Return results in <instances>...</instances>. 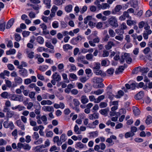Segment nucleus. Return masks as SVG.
<instances>
[{"mask_svg":"<svg viewBox=\"0 0 152 152\" xmlns=\"http://www.w3.org/2000/svg\"><path fill=\"white\" fill-rule=\"evenodd\" d=\"M125 60H126L128 64H130L132 62V59L130 56L129 54L125 53L122 54L121 58L120 59L121 63H122L124 62Z\"/></svg>","mask_w":152,"mask_h":152,"instance_id":"nucleus-1","label":"nucleus"},{"mask_svg":"<svg viewBox=\"0 0 152 152\" xmlns=\"http://www.w3.org/2000/svg\"><path fill=\"white\" fill-rule=\"evenodd\" d=\"M108 22L110 25L113 27L116 28L118 26L117 19L115 16L110 18L108 20Z\"/></svg>","mask_w":152,"mask_h":152,"instance_id":"nucleus-2","label":"nucleus"},{"mask_svg":"<svg viewBox=\"0 0 152 152\" xmlns=\"http://www.w3.org/2000/svg\"><path fill=\"white\" fill-rule=\"evenodd\" d=\"M103 81L102 78L97 77H94L92 79V81L94 83L99 84L96 88H103L104 87V85L102 83Z\"/></svg>","mask_w":152,"mask_h":152,"instance_id":"nucleus-3","label":"nucleus"},{"mask_svg":"<svg viewBox=\"0 0 152 152\" xmlns=\"http://www.w3.org/2000/svg\"><path fill=\"white\" fill-rule=\"evenodd\" d=\"M3 126L6 128H10L11 130L13 129L14 128V125L13 123L12 122H9L8 120L4 122Z\"/></svg>","mask_w":152,"mask_h":152,"instance_id":"nucleus-4","label":"nucleus"},{"mask_svg":"<svg viewBox=\"0 0 152 152\" xmlns=\"http://www.w3.org/2000/svg\"><path fill=\"white\" fill-rule=\"evenodd\" d=\"M112 86H109L107 88V94L108 96V98L111 100L113 99L114 98V95L112 93Z\"/></svg>","mask_w":152,"mask_h":152,"instance_id":"nucleus-5","label":"nucleus"},{"mask_svg":"<svg viewBox=\"0 0 152 152\" xmlns=\"http://www.w3.org/2000/svg\"><path fill=\"white\" fill-rule=\"evenodd\" d=\"M42 109L43 110L46 112H53L54 111L53 106H45L42 107Z\"/></svg>","mask_w":152,"mask_h":152,"instance_id":"nucleus-6","label":"nucleus"},{"mask_svg":"<svg viewBox=\"0 0 152 152\" xmlns=\"http://www.w3.org/2000/svg\"><path fill=\"white\" fill-rule=\"evenodd\" d=\"M115 39H113V40L116 42V44H119L120 43V42H122L124 39V37L123 35H117L115 37Z\"/></svg>","mask_w":152,"mask_h":152,"instance_id":"nucleus-7","label":"nucleus"},{"mask_svg":"<svg viewBox=\"0 0 152 152\" xmlns=\"http://www.w3.org/2000/svg\"><path fill=\"white\" fill-rule=\"evenodd\" d=\"M115 44L113 42L110 41L108 42L107 44L105 45V47L106 50H109L112 48V46L115 47Z\"/></svg>","mask_w":152,"mask_h":152,"instance_id":"nucleus-8","label":"nucleus"},{"mask_svg":"<svg viewBox=\"0 0 152 152\" xmlns=\"http://www.w3.org/2000/svg\"><path fill=\"white\" fill-rule=\"evenodd\" d=\"M80 100L81 102L83 104H85L89 101L87 97L85 95H82L80 98Z\"/></svg>","mask_w":152,"mask_h":152,"instance_id":"nucleus-9","label":"nucleus"},{"mask_svg":"<svg viewBox=\"0 0 152 152\" xmlns=\"http://www.w3.org/2000/svg\"><path fill=\"white\" fill-rule=\"evenodd\" d=\"M15 21L14 18H12L10 19L7 22L6 26V28L7 29L10 28L13 25Z\"/></svg>","mask_w":152,"mask_h":152,"instance_id":"nucleus-10","label":"nucleus"},{"mask_svg":"<svg viewBox=\"0 0 152 152\" xmlns=\"http://www.w3.org/2000/svg\"><path fill=\"white\" fill-rule=\"evenodd\" d=\"M94 73L97 75H100L102 77H104L106 76V74L103 71L99 69L97 70H94Z\"/></svg>","mask_w":152,"mask_h":152,"instance_id":"nucleus-11","label":"nucleus"},{"mask_svg":"<svg viewBox=\"0 0 152 152\" xmlns=\"http://www.w3.org/2000/svg\"><path fill=\"white\" fill-rule=\"evenodd\" d=\"M52 78L57 82H59L61 80V76L57 72L55 73L53 75Z\"/></svg>","mask_w":152,"mask_h":152,"instance_id":"nucleus-12","label":"nucleus"},{"mask_svg":"<svg viewBox=\"0 0 152 152\" xmlns=\"http://www.w3.org/2000/svg\"><path fill=\"white\" fill-rule=\"evenodd\" d=\"M148 25V24L147 21H142L139 23V28L140 29H141L144 27Z\"/></svg>","mask_w":152,"mask_h":152,"instance_id":"nucleus-13","label":"nucleus"},{"mask_svg":"<svg viewBox=\"0 0 152 152\" xmlns=\"http://www.w3.org/2000/svg\"><path fill=\"white\" fill-rule=\"evenodd\" d=\"M43 148H44L43 145H41L35 147L34 150L35 152H42L43 151Z\"/></svg>","mask_w":152,"mask_h":152,"instance_id":"nucleus-14","label":"nucleus"},{"mask_svg":"<svg viewBox=\"0 0 152 152\" xmlns=\"http://www.w3.org/2000/svg\"><path fill=\"white\" fill-rule=\"evenodd\" d=\"M99 114L98 113H94L89 115V118L90 120H93L98 118Z\"/></svg>","mask_w":152,"mask_h":152,"instance_id":"nucleus-15","label":"nucleus"},{"mask_svg":"<svg viewBox=\"0 0 152 152\" xmlns=\"http://www.w3.org/2000/svg\"><path fill=\"white\" fill-rule=\"evenodd\" d=\"M53 141L54 142H56L58 146H60L62 144V142L59 140V137L58 136H56L54 137Z\"/></svg>","mask_w":152,"mask_h":152,"instance_id":"nucleus-16","label":"nucleus"},{"mask_svg":"<svg viewBox=\"0 0 152 152\" xmlns=\"http://www.w3.org/2000/svg\"><path fill=\"white\" fill-rule=\"evenodd\" d=\"M144 95V92L141 91L139 92L135 96V99L137 100H139L141 99Z\"/></svg>","mask_w":152,"mask_h":152,"instance_id":"nucleus-17","label":"nucleus"},{"mask_svg":"<svg viewBox=\"0 0 152 152\" xmlns=\"http://www.w3.org/2000/svg\"><path fill=\"white\" fill-rule=\"evenodd\" d=\"M40 103L41 104L43 105H50L52 104V102L50 100H43Z\"/></svg>","mask_w":152,"mask_h":152,"instance_id":"nucleus-18","label":"nucleus"},{"mask_svg":"<svg viewBox=\"0 0 152 152\" xmlns=\"http://www.w3.org/2000/svg\"><path fill=\"white\" fill-rule=\"evenodd\" d=\"M20 148H23L25 149L29 150L31 147L27 144H23L20 143Z\"/></svg>","mask_w":152,"mask_h":152,"instance_id":"nucleus-19","label":"nucleus"},{"mask_svg":"<svg viewBox=\"0 0 152 152\" xmlns=\"http://www.w3.org/2000/svg\"><path fill=\"white\" fill-rule=\"evenodd\" d=\"M26 52L27 54L28 57L30 58H33L34 57V52L32 51H30L28 49H26Z\"/></svg>","mask_w":152,"mask_h":152,"instance_id":"nucleus-20","label":"nucleus"},{"mask_svg":"<svg viewBox=\"0 0 152 152\" xmlns=\"http://www.w3.org/2000/svg\"><path fill=\"white\" fill-rule=\"evenodd\" d=\"M106 142L108 143L107 144V146L108 147L111 146L114 144V142H113V140L110 137L107 139L106 140Z\"/></svg>","mask_w":152,"mask_h":152,"instance_id":"nucleus-21","label":"nucleus"},{"mask_svg":"<svg viewBox=\"0 0 152 152\" xmlns=\"http://www.w3.org/2000/svg\"><path fill=\"white\" fill-rule=\"evenodd\" d=\"M126 23L129 26H131L132 25H135L137 23V22L136 20H132L131 19L128 20H127Z\"/></svg>","mask_w":152,"mask_h":152,"instance_id":"nucleus-22","label":"nucleus"},{"mask_svg":"<svg viewBox=\"0 0 152 152\" xmlns=\"http://www.w3.org/2000/svg\"><path fill=\"white\" fill-rule=\"evenodd\" d=\"M5 23L3 20L0 22V30L4 31L5 29Z\"/></svg>","mask_w":152,"mask_h":152,"instance_id":"nucleus-23","label":"nucleus"},{"mask_svg":"<svg viewBox=\"0 0 152 152\" xmlns=\"http://www.w3.org/2000/svg\"><path fill=\"white\" fill-rule=\"evenodd\" d=\"M124 66H120L119 68L116 70L115 73L116 74H118L121 72H122L124 70Z\"/></svg>","mask_w":152,"mask_h":152,"instance_id":"nucleus-24","label":"nucleus"},{"mask_svg":"<svg viewBox=\"0 0 152 152\" xmlns=\"http://www.w3.org/2000/svg\"><path fill=\"white\" fill-rule=\"evenodd\" d=\"M133 109L134 113L135 115H140V111L138 107H134Z\"/></svg>","mask_w":152,"mask_h":152,"instance_id":"nucleus-25","label":"nucleus"},{"mask_svg":"<svg viewBox=\"0 0 152 152\" xmlns=\"http://www.w3.org/2000/svg\"><path fill=\"white\" fill-rule=\"evenodd\" d=\"M150 27L148 25L144 28V29L146 30V31H145V33L149 35L151 34L152 32V31L150 29Z\"/></svg>","mask_w":152,"mask_h":152,"instance_id":"nucleus-26","label":"nucleus"},{"mask_svg":"<svg viewBox=\"0 0 152 152\" xmlns=\"http://www.w3.org/2000/svg\"><path fill=\"white\" fill-rule=\"evenodd\" d=\"M150 27L148 25L144 28V29L146 30V31H145V33L149 35L151 34L152 32V31L150 29Z\"/></svg>","mask_w":152,"mask_h":152,"instance_id":"nucleus-27","label":"nucleus"},{"mask_svg":"<svg viewBox=\"0 0 152 152\" xmlns=\"http://www.w3.org/2000/svg\"><path fill=\"white\" fill-rule=\"evenodd\" d=\"M101 9L105 10L110 7V5L107 3H103L102 4V6Z\"/></svg>","mask_w":152,"mask_h":152,"instance_id":"nucleus-28","label":"nucleus"},{"mask_svg":"<svg viewBox=\"0 0 152 152\" xmlns=\"http://www.w3.org/2000/svg\"><path fill=\"white\" fill-rule=\"evenodd\" d=\"M16 50L15 49H10L9 50L7 51L6 54L7 55L14 54L15 53Z\"/></svg>","mask_w":152,"mask_h":152,"instance_id":"nucleus-29","label":"nucleus"},{"mask_svg":"<svg viewBox=\"0 0 152 152\" xmlns=\"http://www.w3.org/2000/svg\"><path fill=\"white\" fill-rule=\"evenodd\" d=\"M36 39L37 42L40 44H42L44 42V39L42 37H37Z\"/></svg>","mask_w":152,"mask_h":152,"instance_id":"nucleus-30","label":"nucleus"},{"mask_svg":"<svg viewBox=\"0 0 152 152\" xmlns=\"http://www.w3.org/2000/svg\"><path fill=\"white\" fill-rule=\"evenodd\" d=\"M63 48L65 51L67 50H71L72 49V47L69 45L66 44L63 46Z\"/></svg>","mask_w":152,"mask_h":152,"instance_id":"nucleus-31","label":"nucleus"},{"mask_svg":"<svg viewBox=\"0 0 152 152\" xmlns=\"http://www.w3.org/2000/svg\"><path fill=\"white\" fill-rule=\"evenodd\" d=\"M105 98L104 95H102L98 97L96 99V101H95V103H99L101 100L104 99Z\"/></svg>","mask_w":152,"mask_h":152,"instance_id":"nucleus-32","label":"nucleus"},{"mask_svg":"<svg viewBox=\"0 0 152 152\" xmlns=\"http://www.w3.org/2000/svg\"><path fill=\"white\" fill-rule=\"evenodd\" d=\"M152 122V117L150 115L148 116L145 120V123L147 124H149Z\"/></svg>","mask_w":152,"mask_h":152,"instance_id":"nucleus-33","label":"nucleus"},{"mask_svg":"<svg viewBox=\"0 0 152 152\" xmlns=\"http://www.w3.org/2000/svg\"><path fill=\"white\" fill-rule=\"evenodd\" d=\"M72 6L71 5H68L65 7V10L67 12H70L72 10Z\"/></svg>","mask_w":152,"mask_h":152,"instance_id":"nucleus-34","label":"nucleus"},{"mask_svg":"<svg viewBox=\"0 0 152 152\" xmlns=\"http://www.w3.org/2000/svg\"><path fill=\"white\" fill-rule=\"evenodd\" d=\"M66 136L65 134H63L60 136V140L61 142H64L67 139Z\"/></svg>","mask_w":152,"mask_h":152,"instance_id":"nucleus-35","label":"nucleus"},{"mask_svg":"<svg viewBox=\"0 0 152 152\" xmlns=\"http://www.w3.org/2000/svg\"><path fill=\"white\" fill-rule=\"evenodd\" d=\"M124 94V92L120 90L118 91V94L117 95H115V96L117 98H120L121 96H123Z\"/></svg>","mask_w":152,"mask_h":152,"instance_id":"nucleus-36","label":"nucleus"},{"mask_svg":"<svg viewBox=\"0 0 152 152\" xmlns=\"http://www.w3.org/2000/svg\"><path fill=\"white\" fill-rule=\"evenodd\" d=\"M104 92V90L103 89H99L96 91H94V94L98 95L102 94Z\"/></svg>","mask_w":152,"mask_h":152,"instance_id":"nucleus-37","label":"nucleus"},{"mask_svg":"<svg viewBox=\"0 0 152 152\" xmlns=\"http://www.w3.org/2000/svg\"><path fill=\"white\" fill-rule=\"evenodd\" d=\"M122 8L121 5H118L116 6L114 8V11L115 12H119L121 9Z\"/></svg>","mask_w":152,"mask_h":152,"instance_id":"nucleus-38","label":"nucleus"},{"mask_svg":"<svg viewBox=\"0 0 152 152\" xmlns=\"http://www.w3.org/2000/svg\"><path fill=\"white\" fill-rule=\"evenodd\" d=\"M45 46L48 48L53 50L54 49V46L52 45L50 42H46L45 44Z\"/></svg>","mask_w":152,"mask_h":152,"instance_id":"nucleus-39","label":"nucleus"},{"mask_svg":"<svg viewBox=\"0 0 152 152\" xmlns=\"http://www.w3.org/2000/svg\"><path fill=\"white\" fill-rule=\"evenodd\" d=\"M94 4L97 6L99 10L101 9L102 4H100V1L98 0H96L94 2Z\"/></svg>","mask_w":152,"mask_h":152,"instance_id":"nucleus-40","label":"nucleus"},{"mask_svg":"<svg viewBox=\"0 0 152 152\" xmlns=\"http://www.w3.org/2000/svg\"><path fill=\"white\" fill-rule=\"evenodd\" d=\"M32 137L33 139L37 140L39 137V135L37 132H34L32 135Z\"/></svg>","mask_w":152,"mask_h":152,"instance_id":"nucleus-41","label":"nucleus"},{"mask_svg":"<svg viewBox=\"0 0 152 152\" xmlns=\"http://www.w3.org/2000/svg\"><path fill=\"white\" fill-rule=\"evenodd\" d=\"M108 32L110 37H114L115 35V33L113 30L111 29H110L109 30Z\"/></svg>","mask_w":152,"mask_h":152,"instance_id":"nucleus-42","label":"nucleus"},{"mask_svg":"<svg viewBox=\"0 0 152 152\" xmlns=\"http://www.w3.org/2000/svg\"><path fill=\"white\" fill-rule=\"evenodd\" d=\"M79 128L77 125H76L74 128V131L77 134H81V131L79 130Z\"/></svg>","mask_w":152,"mask_h":152,"instance_id":"nucleus-43","label":"nucleus"},{"mask_svg":"<svg viewBox=\"0 0 152 152\" xmlns=\"http://www.w3.org/2000/svg\"><path fill=\"white\" fill-rule=\"evenodd\" d=\"M27 73V70L24 69H22L21 70H20V74L23 76H26V75Z\"/></svg>","mask_w":152,"mask_h":152,"instance_id":"nucleus-44","label":"nucleus"},{"mask_svg":"<svg viewBox=\"0 0 152 152\" xmlns=\"http://www.w3.org/2000/svg\"><path fill=\"white\" fill-rule=\"evenodd\" d=\"M149 71V69L148 67L142 68L140 70V72L142 73H147Z\"/></svg>","mask_w":152,"mask_h":152,"instance_id":"nucleus-45","label":"nucleus"},{"mask_svg":"<svg viewBox=\"0 0 152 152\" xmlns=\"http://www.w3.org/2000/svg\"><path fill=\"white\" fill-rule=\"evenodd\" d=\"M100 64L99 63H96L94 67H93L94 71L99 69L100 68Z\"/></svg>","mask_w":152,"mask_h":152,"instance_id":"nucleus-46","label":"nucleus"},{"mask_svg":"<svg viewBox=\"0 0 152 152\" xmlns=\"http://www.w3.org/2000/svg\"><path fill=\"white\" fill-rule=\"evenodd\" d=\"M43 141V139L42 138H40L37 140L35 141L34 142V144L37 145L40 144L42 143Z\"/></svg>","mask_w":152,"mask_h":152,"instance_id":"nucleus-47","label":"nucleus"},{"mask_svg":"<svg viewBox=\"0 0 152 152\" xmlns=\"http://www.w3.org/2000/svg\"><path fill=\"white\" fill-rule=\"evenodd\" d=\"M73 101L75 107H77L80 105V102L77 99H74L73 100Z\"/></svg>","mask_w":152,"mask_h":152,"instance_id":"nucleus-48","label":"nucleus"},{"mask_svg":"<svg viewBox=\"0 0 152 152\" xmlns=\"http://www.w3.org/2000/svg\"><path fill=\"white\" fill-rule=\"evenodd\" d=\"M48 67V66L46 65L40 66L39 67V69L42 72H44L46 70Z\"/></svg>","mask_w":152,"mask_h":152,"instance_id":"nucleus-49","label":"nucleus"},{"mask_svg":"<svg viewBox=\"0 0 152 152\" xmlns=\"http://www.w3.org/2000/svg\"><path fill=\"white\" fill-rule=\"evenodd\" d=\"M11 99L14 101H19V97L16 94H13L11 96Z\"/></svg>","mask_w":152,"mask_h":152,"instance_id":"nucleus-50","label":"nucleus"},{"mask_svg":"<svg viewBox=\"0 0 152 152\" xmlns=\"http://www.w3.org/2000/svg\"><path fill=\"white\" fill-rule=\"evenodd\" d=\"M134 135V133H131L130 132H127L125 134V137L126 138H127L128 137H132Z\"/></svg>","mask_w":152,"mask_h":152,"instance_id":"nucleus-51","label":"nucleus"},{"mask_svg":"<svg viewBox=\"0 0 152 152\" xmlns=\"http://www.w3.org/2000/svg\"><path fill=\"white\" fill-rule=\"evenodd\" d=\"M1 97L4 99H6L8 97V93L6 91L2 93L0 95Z\"/></svg>","mask_w":152,"mask_h":152,"instance_id":"nucleus-52","label":"nucleus"},{"mask_svg":"<svg viewBox=\"0 0 152 152\" xmlns=\"http://www.w3.org/2000/svg\"><path fill=\"white\" fill-rule=\"evenodd\" d=\"M35 93L33 91L31 92L29 94V96L31 99H33V100H35Z\"/></svg>","mask_w":152,"mask_h":152,"instance_id":"nucleus-53","label":"nucleus"},{"mask_svg":"<svg viewBox=\"0 0 152 152\" xmlns=\"http://www.w3.org/2000/svg\"><path fill=\"white\" fill-rule=\"evenodd\" d=\"M14 114V112L12 111H10L7 113V118H11Z\"/></svg>","mask_w":152,"mask_h":152,"instance_id":"nucleus-54","label":"nucleus"},{"mask_svg":"<svg viewBox=\"0 0 152 152\" xmlns=\"http://www.w3.org/2000/svg\"><path fill=\"white\" fill-rule=\"evenodd\" d=\"M108 110L107 109H104L99 111L100 113L102 115H104L107 114Z\"/></svg>","mask_w":152,"mask_h":152,"instance_id":"nucleus-55","label":"nucleus"},{"mask_svg":"<svg viewBox=\"0 0 152 152\" xmlns=\"http://www.w3.org/2000/svg\"><path fill=\"white\" fill-rule=\"evenodd\" d=\"M76 145L77 147L80 149L83 148L85 146V145H84L80 142L77 143Z\"/></svg>","mask_w":152,"mask_h":152,"instance_id":"nucleus-56","label":"nucleus"},{"mask_svg":"<svg viewBox=\"0 0 152 152\" xmlns=\"http://www.w3.org/2000/svg\"><path fill=\"white\" fill-rule=\"evenodd\" d=\"M44 3L46 5L47 7L49 8L50 7V0H44L43 1Z\"/></svg>","mask_w":152,"mask_h":152,"instance_id":"nucleus-57","label":"nucleus"},{"mask_svg":"<svg viewBox=\"0 0 152 152\" xmlns=\"http://www.w3.org/2000/svg\"><path fill=\"white\" fill-rule=\"evenodd\" d=\"M83 124L84 125L86 126H87L88 124V127H89V128H91V127L90 126L91 124H88V118H85L84 119L83 121Z\"/></svg>","mask_w":152,"mask_h":152,"instance_id":"nucleus-58","label":"nucleus"},{"mask_svg":"<svg viewBox=\"0 0 152 152\" xmlns=\"http://www.w3.org/2000/svg\"><path fill=\"white\" fill-rule=\"evenodd\" d=\"M52 26L53 27L55 28H58L59 26V24L58 22L56 21L53 22L52 23Z\"/></svg>","mask_w":152,"mask_h":152,"instance_id":"nucleus-59","label":"nucleus"},{"mask_svg":"<svg viewBox=\"0 0 152 152\" xmlns=\"http://www.w3.org/2000/svg\"><path fill=\"white\" fill-rule=\"evenodd\" d=\"M114 69L112 68L108 69L107 71V73L110 75H112L114 73Z\"/></svg>","mask_w":152,"mask_h":152,"instance_id":"nucleus-60","label":"nucleus"},{"mask_svg":"<svg viewBox=\"0 0 152 152\" xmlns=\"http://www.w3.org/2000/svg\"><path fill=\"white\" fill-rule=\"evenodd\" d=\"M93 55L91 54H87L86 56V58L88 60H91L93 59Z\"/></svg>","mask_w":152,"mask_h":152,"instance_id":"nucleus-61","label":"nucleus"},{"mask_svg":"<svg viewBox=\"0 0 152 152\" xmlns=\"http://www.w3.org/2000/svg\"><path fill=\"white\" fill-rule=\"evenodd\" d=\"M5 81L7 86L9 88H10L12 84L10 80L6 79L5 80Z\"/></svg>","mask_w":152,"mask_h":152,"instance_id":"nucleus-62","label":"nucleus"},{"mask_svg":"<svg viewBox=\"0 0 152 152\" xmlns=\"http://www.w3.org/2000/svg\"><path fill=\"white\" fill-rule=\"evenodd\" d=\"M28 16L31 18H33L35 17L36 14L34 12H30L28 14Z\"/></svg>","mask_w":152,"mask_h":152,"instance_id":"nucleus-63","label":"nucleus"},{"mask_svg":"<svg viewBox=\"0 0 152 152\" xmlns=\"http://www.w3.org/2000/svg\"><path fill=\"white\" fill-rule=\"evenodd\" d=\"M91 17L90 16H88L87 17L84 19V23L86 24L88 23V21L91 20Z\"/></svg>","mask_w":152,"mask_h":152,"instance_id":"nucleus-64","label":"nucleus"}]
</instances>
